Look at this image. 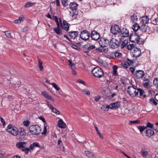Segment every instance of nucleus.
Instances as JSON below:
<instances>
[{"label": "nucleus", "instance_id": "17", "mask_svg": "<svg viewBox=\"0 0 158 158\" xmlns=\"http://www.w3.org/2000/svg\"><path fill=\"white\" fill-rule=\"evenodd\" d=\"M69 34L71 39H74L78 36V32L77 31H70L69 32Z\"/></svg>", "mask_w": 158, "mask_h": 158}, {"label": "nucleus", "instance_id": "24", "mask_svg": "<svg viewBox=\"0 0 158 158\" xmlns=\"http://www.w3.org/2000/svg\"><path fill=\"white\" fill-rule=\"evenodd\" d=\"M61 27H56L54 28V31L57 34L61 35L62 34V29Z\"/></svg>", "mask_w": 158, "mask_h": 158}, {"label": "nucleus", "instance_id": "32", "mask_svg": "<svg viewBox=\"0 0 158 158\" xmlns=\"http://www.w3.org/2000/svg\"><path fill=\"white\" fill-rule=\"evenodd\" d=\"M17 145L18 147L19 148H24L26 146V143L25 142H22L20 143H17Z\"/></svg>", "mask_w": 158, "mask_h": 158}, {"label": "nucleus", "instance_id": "5", "mask_svg": "<svg viewBox=\"0 0 158 158\" xmlns=\"http://www.w3.org/2000/svg\"><path fill=\"white\" fill-rule=\"evenodd\" d=\"M138 88L135 89L130 87H128L127 88V93L132 97H135L138 95Z\"/></svg>", "mask_w": 158, "mask_h": 158}, {"label": "nucleus", "instance_id": "20", "mask_svg": "<svg viewBox=\"0 0 158 158\" xmlns=\"http://www.w3.org/2000/svg\"><path fill=\"white\" fill-rule=\"evenodd\" d=\"M42 95L45 98L50 100H53V99H52V97L51 95H49L48 93L45 91L42 92Z\"/></svg>", "mask_w": 158, "mask_h": 158}, {"label": "nucleus", "instance_id": "58", "mask_svg": "<svg viewBox=\"0 0 158 158\" xmlns=\"http://www.w3.org/2000/svg\"><path fill=\"white\" fill-rule=\"evenodd\" d=\"M77 81L79 83L82 84L84 85H85V82L81 79H78L77 80Z\"/></svg>", "mask_w": 158, "mask_h": 158}, {"label": "nucleus", "instance_id": "27", "mask_svg": "<svg viewBox=\"0 0 158 158\" xmlns=\"http://www.w3.org/2000/svg\"><path fill=\"white\" fill-rule=\"evenodd\" d=\"M140 28L142 32H145L148 30V26L145 24H143Z\"/></svg>", "mask_w": 158, "mask_h": 158}, {"label": "nucleus", "instance_id": "22", "mask_svg": "<svg viewBox=\"0 0 158 158\" xmlns=\"http://www.w3.org/2000/svg\"><path fill=\"white\" fill-rule=\"evenodd\" d=\"M145 134L148 136L151 137L152 136L154 133V131L151 129H147L146 131Z\"/></svg>", "mask_w": 158, "mask_h": 158}, {"label": "nucleus", "instance_id": "12", "mask_svg": "<svg viewBox=\"0 0 158 158\" xmlns=\"http://www.w3.org/2000/svg\"><path fill=\"white\" fill-rule=\"evenodd\" d=\"M121 34L122 37L120 38L119 40L120 42H122V37H127L129 35L128 30L126 28H123L121 31Z\"/></svg>", "mask_w": 158, "mask_h": 158}, {"label": "nucleus", "instance_id": "39", "mask_svg": "<svg viewBox=\"0 0 158 158\" xmlns=\"http://www.w3.org/2000/svg\"><path fill=\"white\" fill-rule=\"evenodd\" d=\"M128 44V41L127 40H125L121 44V47L122 48H124V47L126 46Z\"/></svg>", "mask_w": 158, "mask_h": 158}, {"label": "nucleus", "instance_id": "37", "mask_svg": "<svg viewBox=\"0 0 158 158\" xmlns=\"http://www.w3.org/2000/svg\"><path fill=\"white\" fill-rule=\"evenodd\" d=\"M81 91L82 92L87 95H89L90 94V92L87 89H82Z\"/></svg>", "mask_w": 158, "mask_h": 158}, {"label": "nucleus", "instance_id": "9", "mask_svg": "<svg viewBox=\"0 0 158 158\" xmlns=\"http://www.w3.org/2000/svg\"><path fill=\"white\" fill-rule=\"evenodd\" d=\"M100 45L102 48H105L108 46L109 40L106 38H102L99 42Z\"/></svg>", "mask_w": 158, "mask_h": 158}, {"label": "nucleus", "instance_id": "40", "mask_svg": "<svg viewBox=\"0 0 158 158\" xmlns=\"http://www.w3.org/2000/svg\"><path fill=\"white\" fill-rule=\"evenodd\" d=\"M140 123V121L139 120H137L135 121H129V124L131 125L133 124H137Z\"/></svg>", "mask_w": 158, "mask_h": 158}, {"label": "nucleus", "instance_id": "25", "mask_svg": "<svg viewBox=\"0 0 158 158\" xmlns=\"http://www.w3.org/2000/svg\"><path fill=\"white\" fill-rule=\"evenodd\" d=\"M149 20V18L147 16H143L141 19V20L143 24H145L147 23Z\"/></svg>", "mask_w": 158, "mask_h": 158}, {"label": "nucleus", "instance_id": "38", "mask_svg": "<svg viewBox=\"0 0 158 158\" xmlns=\"http://www.w3.org/2000/svg\"><path fill=\"white\" fill-rule=\"evenodd\" d=\"M34 3H31L30 2H28L25 5L24 7L26 8L29 7L31 6H32L34 5Z\"/></svg>", "mask_w": 158, "mask_h": 158}, {"label": "nucleus", "instance_id": "30", "mask_svg": "<svg viewBox=\"0 0 158 158\" xmlns=\"http://www.w3.org/2000/svg\"><path fill=\"white\" fill-rule=\"evenodd\" d=\"M152 23L154 24L158 25V17L156 18H152L151 19Z\"/></svg>", "mask_w": 158, "mask_h": 158}, {"label": "nucleus", "instance_id": "19", "mask_svg": "<svg viewBox=\"0 0 158 158\" xmlns=\"http://www.w3.org/2000/svg\"><path fill=\"white\" fill-rule=\"evenodd\" d=\"M58 127L61 128H64L66 127L65 124L61 119H59L58 122Z\"/></svg>", "mask_w": 158, "mask_h": 158}, {"label": "nucleus", "instance_id": "45", "mask_svg": "<svg viewBox=\"0 0 158 158\" xmlns=\"http://www.w3.org/2000/svg\"><path fill=\"white\" fill-rule=\"evenodd\" d=\"M47 125L46 123H44V126L43 131L42 132V134L44 135H46V133L47 131Z\"/></svg>", "mask_w": 158, "mask_h": 158}, {"label": "nucleus", "instance_id": "10", "mask_svg": "<svg viewBox=\"0 0 158 158\" xmlns=\"http://www.w3.org/2000/svg\"><path fill=\"white\" fill-rule=\"evenodd\" d=\"M139 36L137 33H134L132 34L129 37V40L132 42L135 43L139 39Z\"/></svg>", "mask_w": 158, "mask_h": 158}, {"label": "nucleus", "instance_id": "31", "mask_svg": "<svg viewBox=\"0 0 158 158\" xmlns=\"http://www.w3.org/2000/svg\"><path fill=\"white\" fill-rule=\"evenodd\" d=\"M118 67L117 66L114 65L113 66V74L114 76H116L117 74V69Z\"/></svg>", "mask_w": 158, "mask_h": 158}, {"label": "nucleus", "instance_id": "43", "mask_svg": "<svg viewBox=\"0 0 158 158\" xmlns=\"http://www.w3.org/2000/svg\"><path fill=\"white\" fill-rule=\"evenodd\" d=\"M9 85L10 86L12 87L15 89H17L19 87L18 85H16L15 84H12L11 83L9 84Z\"/></svg>", "mask_w": 158, "mask_h": 158}, {"label": "nucleus", "instance_id": "29", "mask_svg": "<svg viewBox=\"0 0 158 158\" xmlns=\"http://www.w3.org/2000/svg\"><path fill=\"white\" fill-rule=\"evenodd\" d=\"M85 153L86 155L88 157H91L94 156V154L89 151H85Z\"/></svg>", "mask_w": 158, "mask_h": 158}, {"label": "nucleus", "instance_id": "16", "mask_svg": "<svg viewBox=\"0 0 158 158\" xmlns=\"http://www.w3.org/2000/svg\"><path fill=\"white\" fill-rule=\"evenodd\" d=\"M120 105V102L118 101L113 103H111L109 105V108L111 109H116L119 108Z\"/></svg>", "mask_w": 158, "mask_h": 158}, {"label": "nucleus", "instance_id": "2", "mask_svg": "<svg viewBox=\"0 0 158 158\" xmlns=\"http://www.w3.org/2000/svg\"><path fill=\"white\" fill-rule=\"evenodd\" d=\"M31 134L34 135H37L40 133L41 131L40 127L37 125L31 126L29 128Z\"/></svg>", "mask_w": 158, "mask_h": 158}, {"label": "nucleus", "instance_id": "56", "mask_svg": "<svg viewBox=\"0 0 158 158\" xmlns=\"http://www.w3.org/2000/svg\"><path fill=\"white\" fill-rule=\"evenodd\" d=\"M149 85L150 84L148 82L143 83V86L145 87H148Z\"/></svg>", "mask_w": 158, "mask_h": 158}, {"label": "nucleus", "instance_id": "59", "mask_svg": "<svg viewBox=\"0 0 158 158\" xmlns=\"http://www.w3.org/2000/svg\"><path fill=\"white\" fill-rule=\"evenodd\" d=\"M127 63L129 65L132 64L133 63L132 61L129 59H127Z\"/></svg>", "mask_w": 158, "mask_h": 158}, {"label": "nucleus", "instance_id": "50", "mask_svg": "<svg viewBox=\"0 0 158 158\" xmlns=\"http://www.w3.org/2000/svg\"><path fill=\"white\" fill-rule=\"evenodd\" d=\"M134 44H130L128 45L127 46V48L129 50H130L131 49H134Z\"/></svg>", "mask_w": 158, "mask_h": 158}, {"label": "nucleus", "instance_id": "63", "mask_svg": "<svg viewBox=\"0 0 158 158\" xmlns=\"http://www.w3.org/2000/svg\"><path fill=\"white\" fill-rule=\"evenodd\" d=\"M0 119L1 122L3 124V125L5 126V122L4 120L2 117H0Z\"/></svg>", "mask_w": 158, "mask_h": 158}, {"label": "nucleus", "instance_id": "36", "mask_svg": "<svg viewBox=\"0 0 158 158\" xmlns=\"http://www.w3.org/2000/svg\"><path fill=\"white\" fill-rule=\"evenodd\" d=\"M109 108V106L108 105H103L101 107L102 110L104 111H107Z\"/></svg>", "mask_w": 158, "mask_h": 158}, {"label": "nucleus", "instance_id": "41", "mask_svg": "<svg viewBox=\"0 0 158 158\" xmlns=\"http://www.w3.org/2000/svg\"><path fill=\"white\" fill-rule=\"evenodd\" d=\"M153 84L156 88H158V78L155 79L154 80Z\"/></svg>", "mask_w": 158, "mask_h": 158}, {"label": "nucleus", "instance_id": "23", "mask_svg": "<svg viewBox=\"0 0 158 158\" xmlns=\"http://www.w3.org/2000/svg\"><path fill=\"white\" fill-rule=\"evenodd\" d=\"M63 27L62 26V28L64 29L66 31H68L69 29V23L65 20L63 21Z\"/></svg>", "mask_w": 158, "mask_h": 158}, {"label": "nucleus", "instance_id": "51", "mask_svg": "<svg viewBox=\"0 0 158 158\" xmlns=\"http://www.w3.org/2000/svg\"><path fill=\"white\" fill-rule=\"evenodd\" d=\"M51 110L54 113H56L57 114H60V112L57 110L55 108H54L53 107V108H52Z\"/></svg>", "mask_w": 158, "mask_h": 158}, {"label": "nucleus", "instance_id": "15", "mask_svg": "<svg viewBox=\"0 0 158 158\" xmlns=\"http://www.w3.org/2000/svg\"><path fill=\"white\" fill-rule=\"evenodd\" d=\"M144 73L143 71L142 70H138L136 71L135 74L136 77L138 79L142 78L144 76Z\"/></svg>", "mask_w": 158, "mask_h": 158}, {"label": "nucleus", "instance_id": "55", "mask_svg": "<svg viewBox=\"0 0 158 158\" xmlns=\"http://www.w3.org/2000/svg\"><path fill=\"white\" fill-rule=\"evenodd\" d=\"M149 101L150 102H152L156 105H157V102L153 98H151Z\"/></svg>", "mask_w": 158, "mask_h": 158}, {"label": "nucleus", "instance_id": "49", "mask_svg": "<svg viewBox=\"0 0 158 158\" xmlns=\"http://www.w3.org/2000/svg\"><path fill=\"white\" fill-rule=\"evenodd\" d=\"M138 93L139 92V95L140 96H143V94L144 93V91L142 89L140 88H138Z\"/></svg>", "mask_w": 158, "mask_h": 158}, {"label": "nucleus", "instance_id": "1", "mask_svg": "<svg viewBox=\"0 0 158 158\" xmlns=\"http://www.w3.org/2000/svg\"><path fill=\"white\" fill-rule=\"evenodd\" d=\"M91 72L94 76L98 78H101L104 75L103 70L99 67L94 68L91 71Z\"/></svg>", "mask_w": 158, "mask_h": 158}, {"label": "nucleus", "instance_id": "3", "mask_svg": "<svg viewBox=\"0 0 158 158\" xmlns=\"http://www.w3.org/2000/svg\"><path fill=\"white\" fill-rule=\"evenodd\" d=\"M6 130L14 135H17L19 131L17 128L11 124H9L7 127Z\"/></svg>", "mask_w": 158, "mask_h": 158}, {"label": "nucleus", "instance_id": "46", "mask_svg": "<svg viewBox=\"0 0 158 158\" xmlns=\"http://www.w3.org/2000/svg\"><path fill=\"white\" fill-rule=\"evenodd\" d=\"M30 149L28 148H25L22 149V150L23 151H24L25 153L27 154Z\"/></svg>", "mask_w": 158, "mask_h": 158}, {"label": "nucleus", "instance_id": "64", "mask_svg": "<svg viewBox=\"0 0 158 158\" xmlns=\"http://www.w3.org/2000/svg\"><path fill=\"white\" fill-rule=\"evenodd\" d=\"M33 145H34V147H39V144L37 142H35L33 143Z\"/></svg>", "mask_w": 158, "mask_h": 158}, {"label": "nucleus", "instance_id": "60", "mask_svg": "<svg viewBox=\"0 0 158 158\" xmlns=\"http://www.w3.org/2000/svg\"><path fill=\"white\" fill-rule=\"evenodd\" d=\"M46 102L47 103L48 106L50 108L51 110L53 108V107L52 106L51 104L49 102L47 101Z\"/></svg>", "mask_w": 158, "mask_h": 158}, {"label": "nucleus", "instance_id": "11", "mask_svg": "<svg viewBox=\"0 0 158 158\" xmlns=\"http://www.w3.org/2000/svg\"><path fill=\"white\" fill-rule=\"evenodd\" d=\"M100 36L99 33L96 31H93L91 32L90 37L93 40H97L99 39Z\"/></svg>", "mask_w": 158, "mask_h": 158}, {"label": "nucleus", "instance_id": "42", "mask_svg": "<svg viewBox=\"0 0 158 158\" xmlns=\"http://www.w3.org/2000/svg\"><path fill=\"white\" fill-rule=\"evenodd\" d=\"M51 85H52V86L57 91H59L60 90V88L58 87V85L55 83H52Z\"/></svg>", "mask_w": 158, "mask_h": 158}, {"label": "nucleus", "instance_id": "53", "mask_svg": "<svg viewBox=\"0 0 158 158\" xmlns=\"http://www.w3.org/2000/svg\"><path fill=\"white\" fill-rule=\"evenodd\" d=\"M67 0H61V3L64 6H66L68 4L67 3Z\"/></svg>", "mask_w": 158, "mask_h": 158}, {"label": "nucleus", "instance_id": "14", "mask_svg": "<svg viewBox=\"0 0 158 158\" xmlns=\"http://www.w3.org/2000/svg\"><path fill=\"white\" fill-rule=\"evenodd\" d=\"M150 152L147 151L145 149H142L139 153L144 158H146L147 156L150 155Z\"/></svg>", "mask_w": 158, "mask_h": 158}, {"label": "nucleus", "instance_id": "28", "mask_svg": "<svg viewBox=\"0 0 158 158\" xmlns=\"http://www.w3.org/2000/svg\"><path fill=\"white\" fill-rule=\"evenodd\" d=\"M140 28L139 25L137 23H135V24L132 26V28L135 31H136Z\"/></svg>", "mask_w": 158, "mask_h": 158}, {"label": "nucleus", "instance_id": "6", "mask_svg": "<svg viewBox=\"0 0 158 158\" xmlns=\"http://www.w3.org/2000/svg\"><path fill=\"white\" fill-rule=\"evenodd\" d=\"M119 43V42L118 40L114 38H112L109 40L110 46L112 48H117Z\"/></svg>", "mask_w": 158, "mask_h": 158}, {"label": "nucleus", "instance_id": "35", "mask_svg": "<svg viewBox=\"0 0 158 158\" xmlns=\"http://www.w3.org/2000/svg\"><path fill=\"white\" fill-rule=\"evenodd\" d=\"M113 54L114 55L115 57L119 58L122 56V54L117 52H115Z\"/></svg>", "mask_w": 158, "mask_h": 158}, {"label": "nucleus", "instance_id": "7", "mask_svg": "<svg viewBox=\"0 0 158 158\" xmlns=\"http://www.w3.org/2000/svg\"><path fill=\"white\" fill-rule=\"evenodd\" d=\"M121 31L119 26L116 25L112 26L110 28V32L114 35L118 34Z\"/></svg>", "mask_w": 158, "mask_h": 158}, {"label": "nucleus", "instance_id": "26", "mask_svg": "<svg viewBox=\"0 0 158 158\" xmlns=\"http://www.w3.org/2000/svg\"><path fill=\"white\" fill-rule=\"evenodd\" d=\"M24 20V16L23 15H21L19 16L18 19L16 20L14 22L16 23H21Z\"/></svg>", "mask_w": 158, "mask_h": 158}, {"label": "nucleus", "instance_id": "61", "mask_svg": "<svg viewBox=\"0 0 158 158\" xmlns=\"http://www.w3.org/2000/svg\"><path fill=\"white\" fill-rule=\"evenodd\" d=\"M39 118L43 121L45 123H46L44 118L42 116H40Z\"/></svg>", "mask_w": 158, "mask_h": 158}, {"label": "nucleus", "instance_id": "21", "mask_svg": "<svg viewBox=\"0 0 158 158\" xmlns=\"http://www.w3.org/2000/svg\"><path fill=\"white\" fill-rule=\"evenodd\" d=\"M137 16L135 14H134L131 16V21L133 23H136L138 20Z\"/></svg>", "mask_w": 158, "mask_h": 158}, {"label": "nucleus", "instance_id": "33", "mask_svg": "<svg viewBox=\"0 0 158 158\" xmlns=\"http://www.w3.org/2000/svg\"><path fill=\"white\" fill-rule=\"evenodd\" d=\"M43 63L39 59L38 61V67L41 71H42L44 69V67L42 65Z\"/></svg>", "mask_w": 158, "mask_h": 158}, {"label": "nucleus", "instance_id": "48", "mask_svg": "<svg viewBox=\"0 0 158 158\" xmlns=\"http://www.w3.org/2000/svg\"><path fill=\"white\" fill-rule=\"evenodd\" d=\"M145 129L146 127L144 126H139L138 127V129L141 132H142Z\"/></svg>", "mask_w": 158, "mask_h": 158}, {"label": "nucleus", "instance_id": "57", "mask_svg": "<svg viewBox=\"0 0 158 158\" xmlns=\"http://www.w3.org/2000/svg\"><path fill=\"white\" fill-rule=\"evenodd\" d=\"M94 98L95 101L97 102L99 100L101 97L100 96H96Z\"/></svg>", "mask_w": 158, "mask_h": 158}, {"label": "nucleus", "instance_id": "34", "mask_svg": "<svg viewBox=\"0 0 158 158\" xmlns=\"http://www.w3.org/2000/svg\"><path fill=\"white\" fill-rule=\"evenodd\" d=\"M59 22L58 20L56 21V24L57 25V27H62V21L60 18H59Z\"/></svg>", "mask_w": 158, "mask_h": 158}, {"label": "nucleus", "instance_id": "54", "mask_svg": "<svg viewBox=\"0 0 158 158\" xmlns=\"http://www.w3.org/2000/svg\"><path fill=\"white\" fill-rule=\"evenodd\" d=\"M95 48V47L94 45H90L87 48V49L89 51H90Z\"/></svg>", "mask_w": 158, "mask_h": 158}, {"label": "nucleus", "instance_id": "8", "mask_svg": "<svg viewBox=\"0 0 158 158\" xmlns=\"http://www.w3.org/2000/svg\"><path fill=\"white\" fill-rule=\"evenodd\" d=\"M17 138L20 140L25 139L26 138V133L23 129H21L19 130V133L17 135Z\"/></svg>", "mask_w": 158, "mask_h": 158}, {"label": "nucleus", "instance_id": "47", "mask_svg": "<svg viewBox=\"0 0 158 158\" xmlns=\"http://www.w3.org/2000/svg\"><path fill=\"white\" fill-rule=\"evenodd\" d=\"M136 43L140 45L143 44L144 43V41L142 39H140L139 38V40L136 42Z\"/></svg>", "mask_w": 158, "mask_h": 158}, {"label": "nucleus", "instance_id": "13", "mask_svg": "<svg viewBox=\"0 0 158 158\" xmlns=\"http://www.w3.org/2000/svg\"><path fill=\"white\" fill-rule=\"evenodd\" d=\"M132 54L133 56L137 57L141 55V53L140 49L135 48L134 49L132 52Z\"/></svg>", "mask_w": 158, "mask_h": 158}, {"label": "nucleus", "instance_id": "4", "mask_svg": "<svg viewBox=\"0 0 158 158\" xmlns=\"http://www.w3.org/2000/svg\"><path fill=\"white\" fill-rule=\"evenodd\" d=\"M90 36L89 32L87 30H85L81 31L80 35V38L83 40L86 41L88 40Z\"/></svg>", "mask_w": 158, "mask_h": 158}, {"label": "nucleus", "instance_id": "62", "mask_svg": "<svg viewBox=\"0 0 158 158\" xmlns=\"http://www.w3.org/2000/svg\"><path fill=\"white\" fill-rule=\"evenodd\" d=\"M147 126L148 127L153 128V125L149 122H148L147 123Z\"/></svg>", "mask_w": 158, "mask_h": 158}, {"label": "nucleus", "instance_id": "52", "mask_svg": "<svg viewBox=\"0 0 158 158\" xmlns=\"http://www.w3.org/2000/svg\"><path fill=\"white\" fill-rule=\"evenodd\" d=\"M30 122L28 120L24 121L23 122V124L24 125L27 127L29 126L30 125Z\"/></svg>", "mask_w": 158, "mask_h": 158}, {"label": "nucleus", "instance_id": "18", "mask_svg": "<svg viewBox=\"0 0 158 158\" xmlns=\"http://www.w3.org/2000/svg\"><path fill=\"white\" fill-rule=\"evenodd\" d=\"M69 7L73 11L75 10L76 11L77 8L78 6V4L75 2H73L70 3L69 4Z\"/></svg>", "mask_w": 158, "mask_h": 158}, {"label": "nucleus", "instance_id": "44", "mask_svg": "<svg viewBox=\"0 0 158 158\" xmlns=\"http://www.w3.org/2000/svg\"><path fill=\"white\" fill-rule=\"evenodd\" d=\"M5 35L8 38H11V33L10 32L8 31H6L5 32Z\"/></svg>", "mask_w": 158, "mask_h": 158}]
</instances>
